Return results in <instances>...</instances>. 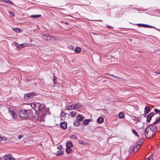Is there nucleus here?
<instances>
[{
	"mask_svg": "<svg viewBox=\"0 0 160 160\" xmlns=\"http://www.w3.org/2000/svg\"><path fill=\"white\" fill-rule=\"evenodd\" d=\"M2 139V141H6L8 140L7 138L4 136H1Z\"/></svg>",
	"mask_w": 160,
	"mask_h": 160,
	"instance_id": "obj_32",
	"label": "nucleus"
},
{
	"mask_svg": "<svg viewBox=\"0 0 160 160\" xmlns=\"http://www.w3.org/2000/svg\"><path fill=\"white\" fill-rule=\"evenodd\" d=\"M76 138V137H75L74 138Z\"/></svg>",
	"mask_w": 160,
	"mask_h": 160,
	"instance_id": "obj_55",
	"label": "nucleus"
},
{
	"mask_svg": "<svg viewBox=\"0 0 160 160\" xmlns=\"http://www.w3.org/2000/svg\"><path fill=\"white\" fill-rule=\"evenodd\" d=\"M74 51L77 52V53H78L81 52V49L79 47H77L75 48Z\"/></svg>",
	"mask_w": 160,
	"mask_h": 160,
	"instance_id": "obj_20",
	"label": "nucleus"
},
{
	"mask_svg": "<svg viewBox=\"0 0 160 160\" xmlns=\"http://www.w3.org/2000/svg\"><path fill=\"white\" fill-rule=\"evenodd\" d=\"M156 73L157 74H160V70H158L156 71Z\"/></svg>",
	"mask_w": 160,
	"mask_h": 160,
	"instance_id": "obj_43",
	"label": "nucleus"
},
{
	"mask_svg": "<svg viewBox=\"0 0 160 160\" xmlns=\"http://www.w3.org/2000/svg\"><path fill=\"white\" fill-rule=\"evenodd\" d=\"M35 93L33 92L28 93L24 95V98L26 100H28L35 95Z\"/></svg>",
	"mask_w": 160,
	"mask_h": 160,
	"instance_id": "obj_6",
	"label": "nucleus"
},
{
	"mask_svg": "<svg viewBox=\"0 0 160 160\" xmlns=\"http://www.w3.org/2000/svg\"><path fill=\"white\" fill-rule=\"evenodd\" d=\"M55 39V38L48 34L47 41L51 42Z\"/></svg>",
	"mask_w": 160,
	"mask_h": 160,
	"instance_id": "obj_9",
	"label": "nucleus"
},
{
	"mask_svg": "<svg viewBox=\"0 0 160 160\" xmlns=\"http://www.w3.org/2000/svg\"><path fill=\"white\" fill-rule=\"evenodd\" d=\"M9 13L12 16H14L15 15L14 13L12 11L10 12Z\"/></svg>",
	"mask_w": 160,
	"mask_h": 160,
	"instance_id": "obj_36",
	"label": "nucleus"
},
{
	"mask_svg": "<svg viewBox=\"0 0 160 160\" xmlns=\"http://www.w3.org/2000/svg\"><path fill=\"white\" fill-rule=\"evenodd\" d=\"M79 144H84V142L81 140H79Z\"/></svg>",
	"mask_w": 160,
	"mask_h": 160,
	"instance_id": "obj_37",
	"label": "nucleus"
},
{
	"mask_svg": "<svg viewBox=\"0 0 160 160\" xmlns=\"http://www.w3.org/2000/svg\"><path fill=\"white\" fill-rule=\"evenodd\" d=\"M153 115L154 113L153 112H151L149 115H148L147 119V122H150L152 117L153 116Z\"/></svg>",
	"mask_w": 160,
	"mask_h": 160,
	"instance_id": "obj_7",
	"label": "nucleus"
},
{
	"mask_svg": "<svg viewBox=\"0 0 160 160\" xmlns=\"http://www.w3.org/2000/svg\"><path fill=\"white\" fill-rule=\"evenodd\" d=\"M145 28H155L154 27V26H150V25H147L146 24V26H145Z\"/></svg>",
	"mask_w": 160,
	"mask_h": 160,
	"instance_id": "obj_35",
	"label": "nucleus"
},
{
	"mask_svg": "<svg viewBox=\"0 0 160 160\" xmlns=\"http://www.w3.org/2000/svg\"><path fill=\"white\" fill-rule=\"evenodd\" d=\"M154 111L156 112V113H159V115H160V110L157 109L155 108L154 109Z\"/></svg>",
	"mask_w": 160,
	"mask_h": 160,
	"instance_id": "obj_31",
	"label": "nucleus"
},
{
	"mask_svg": "<svg viewBox=\"0 0 160 160\" xmlns=\"http://www.w3.org/2000/svg\"><path fill=\"white\" fill-rule=\"evenodd\" d=\"M104 119L102 117H99L98 119V122L99 123H102L103 122Z\"/></svg>",
	"mask_w": 160,
	"mask_h": 160,
	"instance_id": "obj_17",
	"label": "nucleus"
},
{
	"mask_svg": "<svg viewBox=\"0 0 160 160\" xmlns=\"http://www.w3.org/2000/svg\"><path fill=\"white\" fill-rule=\"evenodd\" d=\"M48 34H43L42 35V37L43 39L46 40H47V39Z\"/></svg>",
	"mask_w": 160,
	"mask_h": 160,
	"instance_id": "obj_24",
	"label": "nucleus"
},
{
	"mask_svg": "<svg viewBox=\"0 0 160 160\" xmlns=\"http://www.w3.org/2000/svg\"><path fill=\"white\" fill-rule=\"evenodd\" d=\"M132 133L134 134L135 136L138 137V133L136 132V131L133 129L132 130Z\"/></svg>",
	"mask_w": 160,
	"mask_h": 160,
	"instance_id": "obj_26",
	"label": "nucleus"
},
{
	"mask_svg": "<svg viewBox=\"0 0 160 160\" xmlns=\"http://www.w3.org/2000/svg\"><path fill=\"white\" fill-rule=\"evenodd\" d=\"M118 117L119 118H124V114L123 113L120 112L118 115Z\"/></svg>",
	"mask_w": 160,
	"mask_h": 160,
	"instance_id": "obj_21",
	"label": "nucleus"
},
{
	"mask_svg": "<svg viewBox=\"0 0 160 160\" xmlns=\"http://www.w3.org/2000/svg\"><path fill=\"white\" fill-rule=\"evenodd\" d=\"M36 110H39L41 108V104L40 103L37 102L36 104Z\"/></svg>",
	"mask_w": 160,
	"mask_h": 160,
	"instance_id": "obj_16",
	"label": "nucleus"
},
{
	"mask_svg": "<svg viewBox=\"0 0 160 160\" xmlns=\"http://www.w3.org/2000/svg\"><path fill=\"white\" fill-rule=\"evenodd\" d=\"M150 108L148 107H146L145 108L144 112L145 114L148 113L150 111Z\"/></svg>",
	"mask_w": 160,
	"mask_h": 160,
	"instance_id": "obj_18",
	"label": "nucleus"
},
{
	"mask_svg": "<svg viewBox=\"0 0 160 160\" xmlns=\"http://www.w3.org/2000/svg\"><path fill=\"white\" fill-rule=\"evenodd\" d=\"M63 154V152L62 150H60L57 151V152L56 154L57 156H59L62 155Z\"/></svg>",
	"mask_w": 160,
	"mask_h": 160,
	"instance_id": "obj_19",
	"label": "nucleus"
},
{
	"mask_svg": "<svg viewBox=\"0 0 160 160\" xmlns=\"http://www.w3.org/2000/svg\"><path fill=\"white\" fill-rule=\"evenodd\" d=\"M53 82L54 84H55L56 83L57 81V78L56 77L54 76L53 77Z\"/></svg>",
	"mask_w": 160,
	"mask_h": 160,
	"instance_id": "obj_34",
	"label": "nucleus"
},
{
	"mask_svg": "<svg viewBox=\"0 0 160 160\" xmlns=\"http://www.w3.org/2000/svg\"><path fill=\"white\" fill-rule=\"evenodd\" d=\"M9 160H14V158L12 157V155L11 156V157L9 158Z\"/></svg>",
	"mask_w": 160,
	"mask_h": 160,
	"instance_id": "obj_42",
	"label": "nucleus"
},
{
	"mask_svg": "<svg viewBox=\"0 0 160 160\" xmlns=\"http://www.w3.org/2000/svg\"><path fill=\"white\" fill-rule=\"evenodd\" d=\"M107 28H112V27L111 26H107Z\"/></svg>",
	"mask_w": 160,
	"mask_h": 160,
	"instance_id": "obj_47",
	"label": "nucleus"
},
{
	"mask_svg": "<svg viewBox=\"0 0 160 160\" xmlns=\"http://www.w3.org/2000/svg\"><path fill=\"white\" fill-rule=\"evenodd\" d=\"M137 25L138 26H140L141 27L145 28V26H146V24H137Z\"/></svg>",
	"mask_w": 160,
	"mask_h": 160,
	"instance_id": "obj_33",
	"label": "nucleus"
},
{
	"mask_svg": "<svg viewBox=\"0 0 160 160\" xmlns=\"http://www.w3.org/2000/svg\"><path fill=\"white\" fill-rule=\"evenodd\" d=\"M98 21H100V22H102V20H98Z\"/></svg>",
	"mask_w": 160,
	"mask_h": 160,
	"instance_id": "obj_51",
	"label": "nucleus"
},
{
	"mask_svg": "<svg viewBox=\"0 0 160 160\" xmlns=\"http://www.w3.org/2000/svg\"><path fill=\"white\" fill-rule=\"evenodd\" d=\"M141 144H138L136 146H135L133 148V150L134 152H137L138 150L140 148Z\"/></svg>",
	"mask_w": 160,
	"mask_h": 160,
	"instance_id": "obj_14",
	"label": "nucleus"
},
{
	"mask_svg": "<svg viewBox=\"0 0 160 160\" xmlns=\"http://www.w3.org/2000/svg\"><path fill=\"white\" fill-rule=\"evenodd\" d=\"M23 135H19L18 136V138L19 139H20L22 138L23 137Z\"/></svg>",
	"mask_w": 160,
	"mask_h": 160,
	"instance_id": "obj_39",
	"label": "nucleus"
},
{
	"mask_svg": "<svg viewBox=\"0 0 160 160\" xmlns=\"http://www.w3.org/2000/svg\"><path fill=\"white\" fill-rule=\"evenodd\" d=\"M11 155L10 154L6 155L5 156H3V159L5 160H9V158L11 157Z\"/></svg>",
	"mask_w": 160,
	"mask_h": 160,
	"instance_id": "obj_15",
	"label": "nucleus"
},
{
	"mask_svg": "<svg viewBox=\"0 0 160 160\" xmlns=\"http://www.w3.org/2000/svg\"><path fill=\"white\" fill-rule=\"evenodd\" d=\"M36 103H32L31 104V106L32 107V108L36 110Z\"/></svg>",
	"mask_w": 160,
	"mask_h": 160,
	"instance_id": "obj_28",
	"label": "nucleus"
},
{
	"mask_svg": "<svg viewBox=\"0 0 160 160\" xmlns=\"http://www.w3.org/2000/svg\"><path fill=\"white\" fill-rule=\"evenodd\" d=\"M41 16L40 15H32L31 16L32 18H38Z\"/></svg>",
	"mask_w": 160,
	"mask_h": 160,
	"instance_id": "obj_27",
	"label": "nucleus"
},
{
	"mask_svg": "<svg viewBox=\"0 0 160 160\" xmlns=\"http://www.w3.org/2000/svg\"><path fill=\"white\" fill-rule=\"evenodd\" d=\"M0 160H2V158L0 157Z\"/></svg>",
	"mask_w": 160,
	"mask_h": 160,
	"instance_id": "obj_54",
	"label": "nucleus"
},
{
	"mask_svg": "<svg viewBox=\"0 0 160 160\" xmlns=\"http://www.w3.org/2000/svg\"><path fill=\"white\" fill-rule=\"evenodd\" d=\"M156 124H158L160 125V117L156 118L152 124L154 125Z\"/></svg>",
	"mask_w": 160,
	"mask_h": 160,
	"instance_id": "obj_12",
	"label": "nucleus"
},
{
	"mask_svg": "<svg viewBox=\"0 0 160 160\" xmlns=\"http://www.w3.org/2000/svg\"><path fill=\"white\" fill-rule=\"evenodd\" d=\"M157 130V127L153 124L149 125L146 129L145 135L147 138H151L155 134Z\"/></svg>",
	"mask_w": 160,
	"mask_h": 160,
	"instance_id": "obj_1",
	"label": "nucleus"
},
{
	"mask_svg": "<svg viewBox=\"0 0 160 160\" xmlns=\"http://www.w3.org/2000/svg\"><path fill=\"white\" fill-rule=\"evenodd\" d=\"M13 44H14V45L16 46L18 49H21L24 47H27L29 45V44L28 43H23V44H19L18 43L16 42H14Z\"/></svg>",
	"mask_w": 160,
	"mask_h": 160,
	"instance_id": "obj_4",
	"label": "nucleus"
},
{
	"mask_svg": "<svg viewBox=\"0 0 160 160\" xmlns=\"http://www.w3.org/2000/svg\"><path fill=\"white\" fill-rule=\"evenodd\" d=\"M83 144L84 145H87L88 144V143H86V142H85V143L84 142V144Z\"/></svg>",
	"mask_w": 160,
	"mask_h": 160,
	"instance_id": "obj_45",
	"label": "nucleus"
},
{
	"mask_svg": "<svg viewBox=\"0 0 160 160\" xmlns=\"http://www.w3.org/2000/svg\"><path fill=\"white\" fill-rule=\"evenodd\" d=\"M73 124L74 126H77L79 125L80 123L77 121H74Z\"/></svg>",
	"mask_w": 160,
	"mask_h": 160,
	"instance_id": "obj_29",
	"label": "nucleus"
},
{
	"mask_svg": "<svg viewBox=\"0 0 160 160\" xmlns=\"http://www.w3.org/2000/svg\"><path fill=\"white\" fill-rule=\"evenodd\" d=\"M91 121L92 120L91 119H85L83 121V124L84 125H87L88 124L89 122Z\"/></svg>",
	"mask_w": 160,
	"mask_h": 160,
	"instance_id": "obj_11",
	"label": "nucleus"
},
{
	"mask_svg": "<svg viewBox=\"0 0 160 160\" xmlns=\"http://www.w3.org/2000/svg\"><path fill=\"white\" fill-rule=\"evenodd\" d=\"M38 117H37V118H36V121H37V120H38Z\"/></svg>",
	"mask_w": 160,
	"mask_h": 160,
	"instance_id": "obj_52",
	"label": "nucleus"
},
{
	"mask_svg": "<svg viewBox=\"0 0 160 160\" xmlns=\"http://www.w3.org/2000/svg\"><path fill=\"white\" fill-rule=\"evenodd\" d=\"M67 16H68L70 17H72V16L71 15H68Z\"/></svg>",
	"mask_w": 160,
	"mask_h": 160,
	"instance_id": "obj_50",
	"label": "nucleus"
},
{
	"mask_svg": "<svg viewBox=\"0 0 160 160\" xmlns=\"http://www.w3.org/2000/svg\"><path fill=\"white\" fill-rule=\"evenodd\" d=\"M69 48L70 49L73 50L74 48L72 46H70L69 47Z\"/></svg>",
	"mask_w": 160,
	"mask_h": 160,
	"instance_id": "obj_40",
	"label": "nucleus"
},
{
	"mask_svg": "<svg viewBox=\"0 0 160 160\" xmlns=\"http://www.w3.org/2000/svg\"><path fill=\"white\" fill-rule=\"evenodd\" d=\"M64 112H61V115L62 116V117H64V116H65V114H64Z\"/></svg>",
	"mask_w": 160,
	"mask_h": 160,
	"instance_id": "obj_41",
	"label": "nucleus"
},
{
	"mask_svg": "<svg viewBox=\"0 0 160 160\" xmlns=\"http://www.w3.org/2000/svg\"><path fill=\"white\" fill-rule=\"evenodd\" d=\"M13 30L17 32H21L20 29L18 28H14L13 29Z\"/></svg>",
	"mask_w": 160,
	"mask_h": 160,
	"instance_id": "obj_25",
	"label": "nucleus"
},
{
	"mask_svg": "<svg viewBox=\"0 0 160 160\" xmlns=\"http://www.w3.org/2000/svg\"><path fill=\"white\" fill-rule=\"evenodd\" d=\"M3 1L5 2L8 3H10L11 4H13L12 2L9 0H3Z\"/></svg>",
	"mask_w": 160,
	"mask_h": 160,
	"instance_id": "obj_30",
	"label": "nucleus"
},
{
	"mask_svg": "<svg viewBox=\"0 0 160 160\" xmlns=\"http://www.w3.org/2000/svg\"><path fill=\"white\" fill-rule=\"evenodd\" d=\"M66 145L67 148H71L73 146L72 143L70 141H68L67 142Z\"/></svg>",
	"mask_w": 160,
	"mask_h": 160,
	"instance_id": "obj_13",
	"label": "nucleus"
},
{
	"mask_svg": "<svg viewBox=\"0 0 160 160\" xmlns=\"http://www.w3.org/2000/svg\"><path fill=\"white\" fill-rule=\"evenodd\" d=\"M40 121H44V120H42V119H40Z\"/></svg>",
	"mask_w": 160,
	"mask_h": 160,
	"instance_id": "obj_53",
	"label": "nucleus"
},
{
	"mask_svg": "<svg viewBox=\"0 0 160 160\" xmlns=\"http://www.w3.org/2000/svg\"><path fill=\"white\" fill-rule=\"evenodd\" d=\"M82 104L80 103H76L75 104L70 105L68 106L67 109L68 110H72L76 108L80 107L82 106Z\"/></svg>",
	"mask_w": 160,
	"mask_h": 160,
	"instance_id": "obj_3",
	"label": "nucleus"
},
{
	"mask_svg": "<svg viewBox=\"0 0 160 160\" xmlns=\"http://www.w3.org/2000/svg\"><path fill=\"white\" fill-rule=\"evenodd\" d=\"M70 113L72 117H74L77 114V112H76L72 111Z\"/></svg>",
	"mask_w": 160,
	"mask_h": 160,
	"instance_id": "obj_23",
	"label": "nucleus"
},
{
	"mask_svg": "<svg viewBox=\"0 0 160 160\" xmlns=\"http://www.w3.org/2000/svg\"><path fill=\"white\" fill-rule=\"evenodd\" d=\"M84 119V117L81 115L78 114L77 116V120L78 121H82Z\"/></svg>",
	"mask_w": 160,
	"mask_h": 160,
	"instance_id": "obj_10",
	"label": "nucleus"
},
{
	"mask_svg": "<svg viewBox=\"0 0 160 160\" xmlns=\"http://www.w3.org/2000/svg\"><path fill=\"white\" fill-rule=\"evenodd\" d=\"M147 160H153L152 156H149Z\"/></svg>",
	"mask_w": 160,
	"mask_h": 160,
	"instance_id": "obj_38",
	"label": "nucleus"
},
{
	"mask_svg": "<svg viewBox=\"0 0 160 160\" xmlns=\"http://www.w3.org/2000/svg\"><path fill=\"white\" fill-rule=\"evenodd\" d=\"M2 141V139L1 136H0V142Z\"/></svg>",
	"mask_w": 160,
	"mask_h": 160,
	"instance_id": "obj_46",
	"label": "nucleus"
},
{
	"mask_svg": "<svg viewBox=\"0 0 160 160\" xmlns=\"http://www.w3.org/2000/svg\"><path fill=\"white\" fill-rule=\"evenodd\" d=\"M67 16H68L70 17H72V16L71 15H68Z\"/></svg>",
	"mask_w": 160,
	"mask_h": 160,
	"instance_id": "obj_49",
	"label": "nucleus"
},
{
	"mask_svg": "<svg viewBox=\"0 0 160 160\" xmlns=\"http://www.w3.org/2000/svg\"><path fill=\"white\" fill-rule=\"evenodd\" d=\"M8 113L11 115L13 119H16L17 117V115L16 113L14 112L12 108H9L8 109Z\"/></svg>",
	"mask_w": 160,
	"mask_h": 160,
	"instance_id": "obj_5",
	"label": "nucleus"
},
{
	"mask_svg": "<svg viewBox=\"0 0 160 160\" xmlns=\"http://www.w3.org/2000/svg\"><path fill=\"white\" fill-rule=\"evenodd\" d=\"M60 125L61 128L63 129H65L67 128V123L65 122H61Z\"/></svg>",
	"mask_w": 160,
	"mask_h": 160,
	"instance_id": "obj_8",
	"label": "nucleus"
},
{
	"mask_svg": "<svg viewBox=\"0 0 160 160\" xmlns=\"http://www.w3.org/2000/svg\"><path fill=\"white\" fill-rule=\"evenodd\" d=\"M66 151L68 153H70L72 152V150L71 149V148H67L66 149Z\"/></svg>",
	"mask_w": 160,
	"mask_h": 160,
	"instance_id": "obj_22",
	"label": "nucleus"
},
{
	"mask_svg": "<svg viewBox=\"0 0 160 160\" xmlns=\"http://www.w3.org/2000/svg\"><path fill=\"white\" fill-rule=\"evenodd\" d=\"M32 111L30 110H24L20 111L18 115L22 118H30L32 116Z\"/></svg>",
	"mask_w": 160,
	"mask_h": 160,
	"instance_id": "obj_2",
	"label": "nucleus"
},
{
	"mask_svg": "<svg viewBox=\"0 0 160 160\" xmlns=\"http://www.w3.org/2000/svg\"><path fill=\"white\" fill-rule=\"evenodd\" d=\"M58 148L59 149H60L62 148V145H60L58 147Z\"/></svg>",
	"mask_w": 160,
	"mask_h": 160,
	"instance_id": "obj_44",
	"label": "nucleus"
},
{
	"mask_svg": "<svg viewBox=\"0 0 160 160\" xmlns=\"http://www.w3.org/2000/svg\"><path fill=\"white\" fill-rule=\"evenodd\" d=\"M65 23L66 24H67V25H68V24H69V23L68 22H65Z\"/></svg>",
	"mask_w": 160,
	"mask_h": 160,
	"instance_id": "obj_48",
	"label": "nucleus"
}]
</instances>
